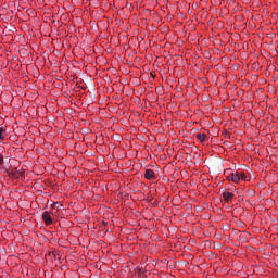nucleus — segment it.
<instances>
[{"instance_id":"f257e3e1","label":"nucleus","mask_w":278,"mask_h":278,"mask_svg":"<svg viewBox=\"0 0 278 278\" xmlns=\"http://www.w3.org/2000/svg\"><path fill=\"white\" fill-rule=\"evenodd\" d=\"M227 179L228 181H232L233 184H240V172H231V174L227 176Z\"/></svg>"},{"instance_id":"f03ea898","label":"nucleus","mask_w":278,"mask_h":278,"mask_svg":"<svg viewBox=\"0 0 278 278\" xmlns=\"http://www.w3.org/2000/svg\"><path fill=\"white\" fill-rule=\"evenodd\" d=\"M42 220L47 226L53 225V219H51V214L49 213V211L42 213Z\"/></svg>"},{"instance_id":"7ed1b4c3","label":"nucleus","mask_w":278,"mask_h":278,"mask_svg":"<svg viewBox=\"0 0 278 278\" xmlns=\"http://www.w3.org/2000/svg\"><path fill=\"white\" fill-rule=\"evenodd\" d=\"M222 197H223V199H224V201H226L227 203H230V201H232L233 200V193H231V192H229V191H224L223 193H222Z\"/></svg>"},{"instance_id":"20e7f679","label":"nucleus","mask_w":278,"mask_h":278,"mask_svg":"<svg viewBox=\"0 0 278 278\" xmlns=\"http://www.w3.org/2000/svg\"><path fill=\"white\" fill-rule=\"evenodd\" d=\"M144 177L149 180L155 179V172L153 169H146Z\"/></svg>"},{"instance_id":"39448f33","label":"nucleus","mask_w":278,"mask_h":278,"mask_svg":"<svg viewBox=\"0 0 278 278\" xmlns=\"http://www.w3.org/2000/svg\"><path fill=\"white\" fill-rule=\"evenodd\" d=\"M51 207H52V210L60 211V210H63L64 205L60 202H54L51 204Z\"/></svg>"},{"instance_id":"423d86ee","label":"nucleus","mask_w":278,"mask_h":278,"mask_svg":"<svg viewBox=\"0 0 278 278\" xmlns=\"http://www.w3.org/2000/svg\"><path fill=\"white\" fill-rule=\"evenodd\" d=\"M195 137L199 140V142H205V139L207 138V135H205V134H197Z\"/></svg>"},{"instance_id":"0eeeda50","label":"nucleus","mask_w":278,"mask_h":278,"mask_svg":"<svg viewBox=\"0 0 278 278\" xmlns=\"http://www.w3.org/2000/svg\"><path fill=\"white\" fill-rule=\"evenodd\" d=\"M8 134L5 132V129L3 127H0V140H3Z\"/></svg>"},{"instance_id":"6e6552de","label":"nucleus","mask_w":278,"mask_h":278,"mask_svg":"<svg viewBox=\"0 0 278 278\" xmlns=\"http://www.w3.org/2000/svg\"><path fill=\"white\" fill-rule=\"evenodd\" d=\"M239 177L241 181H247V174H244L243 172H239Z\"/></svg>"},{"instance_id":"1a4fd4ad","label":"nucleus","mask_w":278,"mask_h":278,"mask_svg":"<svg viewBox=\"0 0 278 278\" xmlns=\"http://www.w3.org/2000/svg\"><path fill=\"white\" fill-rule=\"evenodd\" d=\"M0 166H3V155L0 154Z\"/></svg>"},{"instance_id":"9d476101","label":"nucleus","mask_w":278,"mask_h":278,"mask_svg":"<svg viewBox=\"0 0 278 278\" xmlns=\"http://www.w3.org/2000/svg\"><path fill=\"white\" fill-rule=\"evenodd\" d=\"M53 255H54L55 260H58V257H60V253H54Z\"/></svg>"},{"instance_id":"9b49d317","label":"nucleus","mask_w":278,"mask_h":278,"mask_svg":"<svg viewBox=\"0 0 278 278\" xmlns=\"http://www.w3.org/2000/svg\"><path fill=\"white\" fill-rule=\"evenodd\" d=\"M151 76H152V77H155V72H151Z\"/></svg>"}]
</instances>
